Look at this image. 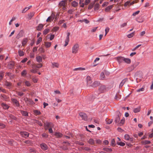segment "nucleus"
Here are the masks:
<instances>
[{"instance_id": "nucleus-55", "label": "nucleus", "mask_w": 153, "mask_h": 153, "mask_svg": "<svg viewBox=\"0 0 153 153\" xmlns=\"http://www.w3.org/2000/svg\"><path fill=\"white\" fill-rule=\"evenodd\" d=\"M36 70L37 69H36L35 68H34V69L33 68V69L30 70V71L31 72H32L33 73H36V72H37Z\"/></svg>"}, {"instance_id": "nucleus-3", "label": "nucleus", "mask_w": 153, "mask_h": 153, "mask_svg": "<svg viewBox=\"0 0 153 153\" xmlns=\"http://www.w3.org/2000/svg\"><path fill=\"white\" fill-rule=\"evenodd\" d=\"M79 114L83 120H87L88 117L86 114L83 112H80L79 113Z\"/></svg>"}, {"instance_id": "nucleus-34", "label": "nucleus", "mask_w": 153, "mask_h": 153, "mask_svg": "<svg viewBox=\"0 0 153 153\" xmlns=\"http://www.w3.org/2000/svg\"><path fill=\"white\" fill-rule=\"evenodd\" d=\"M56 136L58 137L59 138L61 137L62 136V134L59 132H56L55 134Z\"/></svg>"}, {"instance_id": "nucleus-14", "label": "nucleus", "mask_w": 153, "mask_h": 153, "mask_svg": "<svg viewBox=\"0 0 153 153\" xmlns=\"http://www.w3.org/2000/svg\"><path fill=\"white\" fill-rule=\"evenodd\" d=\"M14 65V63L13 62H10L8 65V67L10 69H11L13 68Z\"/></svg>"}, {"instance_id": "nucleus-27", "label": "nucleus", "mask_w": 153, "mask_h": 153, "mask_svg": "<svg viewBox=\"0 0 153 153\" xmlns=\"http://www.w3.org/2000/svg\"><path fill=\"white\" fill-rule=\"evenodd\" d=\"M52 67L53 68H58L59 66V65L57 63H52Z\"/></svg>"}, {"instance_id": "nucleus-18", "label": "nucleus", "mask_w": 153, "mask_h": 153, "mask_svg": "<svg viewBox=\"0 0 153 153\" xmlns=\"http://www.w3.org/2000/svg\"><path fill=\"white\" fill-rule=\"evenodd\" d=\"M127 80V79H124L122 80V81L120 83L119 87H121L126 82Z\"/></svg>"}, {"instance_id": "nucleus-40", "label": "nucleus", "mask_w": 153, "mask_h": 153, "mask_svg": "<svg viewBox=\"0 0 153 153\" xmlns=\"http://www.w3.org/2000/svg\"><path fill=\"white\" fill-rule=\"evenodd\" d=\"M59 29V27H55L53 28L52 30V31L56 32Z\"/></svg>"}, {"instance_id": "nucleus-12", "label": "nucleus", "mask_w": 153, "mask_h": 153, "mask_svg": "<svg viewBox=\"0 0 153 153\" xmlns=\"http://www.w3.org/2000/svg\"><path fill=\"white\" fill-rule=\"evenodd\" d=\"M100 83L98 81H95L91 85H90V86H91L92 87H95L99 85Z\"/></svg>"}, {"instance_id": "nucleus-37", "label": "nucleus", "mask_w": 153, "mask_h": 153, "mask_svg": "<svg viewBox=\"0 0 153 153\" xmlns=\"http://www.w3.org/2000/svg\"><path fill=\"white\" fill-rule=\"evenodd\" d=\"M100 8V5L98 3L96 4L94 6V9L95 10H98Z\"/></svg>"}, {"instance_id": "nucleus-52", "label": "nucleus", "mask_w": 153, "mask_h": 153, "mask_svg": "<svg viewBox=\"0 0 153 153\" xmlns=\"http://www.w3.org/2000/svg\"><path fill=\"white\" fill-rule=\"evenodd\" d=\"M111 145L112 146H115V140H114V139H113L111 140Z\"/></svg>"}, {"instance_id": "nucleus-42", "label": "nucleus", "mask_w": 153, "mask_h": 153, "mask_svg": "<svg viewBox=\"0 0 153 153\" xmlns=\"http://www.w3.org/2000/svg\"><path fill=\"white\" fill-rule=\"evenodd\" d=\"M84 0H79V4L80 6L82 7H83L84 6V3H83Z\"/></svg>"}, {"instance_id": "nucleus-45", "label": "nucleus", "mask_w": 153, "mask_h": 153, "mask_svg": "<svg viewBox=\"0 0 153 153\" xmlns=\"http://www.w3.org/2000/svg\"><path fill=\"white\" fill-rule=\"evenodd\" d=\"M49 29H46L44 30L43 32V34L45 35L49 33Z\"/></svg>"}, {"instance_id": "nucleus-50", "label": "nucleus", "mask_w": 153, "mask_h": 153, "mask_svg": "<svg viewBox=\"0 0 153 153\" xmlns=\"http://www.w3.org/2000/svg\"><path fill=\"white\" fill-rule=\"evenodd\" d=\"M50 17H51V19L53 20L55 17V14L54 13H52Z\"/></svg>"}, {"instance_id": "nucleus-8", "label": "nucleus", "mask_w": 153, "mask_h": 153, "mask_svg": "<svg viewBox=\"0 0 153 153\" xmlns=\"http://www.w3.org/2000/svg\"><path fill=\"white\" fill-rule=\"evenodd\" d=\"M40 147L42 149L44 150H46L48 149V146L45 143H43L41 144Z\"/></svg>"}, {"instance_id": "nucleus-25", "label": "nucleus", "mask_w": 153, "mask_h": 153, "mask_svg": "<svg viewBox=\"0 0 153 153\" xmlns=\"http://www.w3.org/2000/svg\"><path fill=\"white\" fill-rule=\"evenodd\" d=\"M141 143L143 144L146 145L149 144L151 143V142L149 140H145L142 141Z\"/></svg>"}, {"instance_id": "nucleus-43", "label": "nucleus", "mask_w": 153, "mask_h": 153, "mask_svg": "<svg viewBox=\"0 0 153 153\" xmlns=\"http://www.w3.org/2000/svg\"><path fill=\"white\" fill-rule=\"evenodd\" d=\"M94 4V2H91L88 6V9H91L93 7V6Z\"/></svg>"}, {"instance_id": "nucleus-5", "label": "nucleus", "mask_w": 153, "mask_h": 153, "mask_svg": "<svg viewBox=\"0 0 153 153\" xmlns=\"http://www.w3.org/2000/svg\"><path fill=\"white\" fill-rule=\"evenodd\" d=\"M53 126V124L51 123H47L45 124V129L46 130L48 129V128L51 127Z\"/></svg>"}, {"instance_id": "nucleus-64", "label": "nucleus", "mask_w": 153, "mask_h": 153, "mask_svg": "<svg viewBox=\"0 0 153 153\" xmlns=\"http://www.w3.org/2000/svg\"><path fill=\"white\" fill-rule=\"evenodd\" d=\"M17 94L20 96H22L24 94L22 92H18Z\"/></svg>"}, {"instance_id": "nucleus-62", "label": "nucleus", "mask_w": 153, "mask_h": 153, "mask_svg": "<svg viewBox=\"0 0 153 153\" xmlns=\"http://www.w3.org/2000/svg\"><path fill=\"white\" fill-rule=\"evenodd\" d=\"M144 90V88H142L140 89H138L137 90V92H139L140 91H142Z\"/></svg>"}, {"instance_id": "nucleus-15", "label": "nucleus", "mask_w": 153, "mask_h": 153, "mask_svg": "<svg viewBox=\"0 0 153 153\" xmlns=\"http://www.w3.org/2000/svg\"><path fill=\"white\" fill-rule=\"evenodd\" d=\"M12 100L13 102L14 103L16 106H19V102L17 100L14 99H12Z\"/></svg>"}, {"instance_id": "nucleus-47", "label": "nucleus", "mask_w": 153, "mask_h": 153, "mask_svg": "<svg viewBox=\"0 0 153 153\" xmlns=\"http://www.w3.org/2000/svg\"><path fill=\"white\" fill-rule=\"evenodd\" d=\"M124 137L126 140H129L130 137L129 135L126 134L125 135Z\"/></svg>"}, {"instance_id": "nucleus-51", "label": "nucleus", "mask_w": 153, "mask_h": 153, "mask_svg": "<svg viewBox=\"0 0 153 153\" xmlns=\"http://www.w3.org/2000/svg\"><path fill=\"white\" fill-rule=\"evenodd\" d=\"M117 144L121 146H124L125 145V143L123 142H118Z\"/></svg>"}, {"instance_id": "nucleus-1", "label": "nucleus", "mask_w": 153, "mask_h": 153, "mask_svg": "<svg viewBox=\"0 0 153 153\" xmlns=\"http://www.w3.org/2000/svg\"><path fill=\"white\" fill-rule=\"evenodd\" d=\"M107 90V88L105 85H101L100 87L98 90V94L103 93Z\"/></svg>"}, {"instance_id": "nucleus-39", "label": "nucleus", "mask_w": 153, "mask_h": 153, "mask_svg": "<svg viewBox=\"0 0 153 153\" xmlns=\"http://www.w3.org/2000/svg\"><path fill=\"white\" fill-rule=\"evenodd\" d=\"M4 76V72H0V82Z\"/></svg>"}, {"instance_id": "nucleus-63", "label": "nucleus", "mask_w": 153, "mask_h": 153, "mask_svg": "<svg viewBox=\"0 0 153 153\" xmlns=\"http://www.w3.org/2000/svg\"><path fill=\"white\" fill-rule=\"evenodd\" d=\"M109 143V142L108 140H105L103 141V144L105 145H107Z\"/></svg>"}, {"instance_id": "nucleus-35", "label": "nucleus", "mask_w": 153, "mask_h": 153, "mask_svg": "<svg viewBox=\"0 0 153 153\" xmlns=\"http://www.w3.org/2000/svg\"><path fill=\"white\" fill-rule=\"evenodd\" d=\"M88 143L91 144H94L95 143L94 140L92 139H90L88 141Z\"/></svg>"}, {"instance_id": "nucleus-33", "label": "nucleus", "mask_w": 153, "mask_h": 153, "mask_svg": "<svg viewBox=\"0 0 153 153\" xmlns=\"http://www.w3.org/2000/svg\"><path fill=\"white\" fill-rule=\"evenodd\" d=\"M21 114L24 116H28V113L27 112L25 111H21Z\"/></svg>"}, {"instance_id": "nucleus-24", "label": "nucleus", "mask_w": 153, "mask_h": 153, "mask_svg": "<svg viewBox=\"0 0 153 153\" xmlns=\"http://www.w3.org/2000/svg\"><path fill=\"white\" fill-rule=\"evenodd\" d=\"M123 61L128 64L130 63L131 62V60L129 59L124 58Z\"/></svg>"}, {"instance_id": "nucleus-13", "label": "nucleus", "mask_w": 153, "mask_h": 153, "mask_svg": "<svg viewBox=\"0 0 153 153\" xmlns=\"http://www.w3.org/2000/svg\"><path fill=\"white\" fill-rule=\"evenodd\" d=\"M44 26V25L42 24H40L38 26L36 27V29L37 30H41Z\"/></svg>"}, {"instance_id": "nucleus-38", "label": "nucleus", "mask_w": 153, "mask_h": 153, "mask_svg": "<svg viewBox=\"0 0 153 153\" xmlns=\"http://www.w3.org/2000/svg\"><path fill=\"white\" fill-rule=\"evenodd\" d=\"M27 74V71L25 70H24L21 73V75L23 76H25Z\"/></svg>"}, {"instance_id": "nucleus-61", "label": "nucleus", "mask_w": 153, "mask_h": 153, "mask_svg": "<svg viewBox=\"0 0 153 153\" xmlns=\"http://www.w3.org/2000/svg\"><path fill=\"white\" fill-rule=\"evenodd\" d=\"M109 28L108 27H106L105 29V36H106L107 34V33L109 32Z\"/></svg>"}, {"instance_id": "nucleus-22", "label": "nucleus", "mask_w": 153, "mask_h": 153, "mask_svg": "<svg viewBox=\"0 0 153 153\" xmlns=\"http://www.w3.org/2000/svg\"><path fill=\"white\" fill-rule=\"evenodd\" d=\"M71 4L73 7H76L78 5V4L75 1H74L72 2Z\"/></svg>"}, {"instance_id": "nucleus-46", "label": "nucleus", "mask_w": 153, "mask_h": 153, "mask_svg": "<svg viewBox=\"0 0 153 153\" xmlns=\"http://www.w3.org/2000/svg\"><path fill=\"white\" fill-rule=\"evenodd\" d=\"M85 69L84 68H75L74 69V71H78V70H80V71H82V70H85Z\"/></svg>"}, {"instance_id": "nucleus-23", "label": "nucleus", "mask_w": 153, "mask_h": 153, "mask_svg": "<svg viewBox=\"0 0 153 153\" xmlns=\"http://www.w3.org/2000/svg\"><path fill=\"white\" fill-rule=\"evenodd\" d=\"M103 149L107 152H110L112 151V149L110 148H104Z\"/></svg>"}, {"instance_id": "nucleus-17", "label": "nucleus", "mask_w": 153, "mask_h": 153, "mask_svg": "<svg viewBox=\"0 0 153 153\" xmlns=\"http://www.w3.org/2000/svg\"><path fill=\"white\" fill-rule=\"evenodd\" d=\"M28 39L27 38L24 39L22 41V45L24 46L27 44V42Z\"/></svg>"}, {"instance_id": "nucleus-59", "label": "nucleus", "mask_w": 153, "mask_h": 153, "mask_svg": "<svg viewBox=\"0 0 153 153\" xmlns=\"http://www.w3.org/2000/svg\"><path fill=\"white\" fill-rule=\"evenodd\" d=\"M125 118H123L121 120L120 123L121 124L123 125L125 122Z\"/></svg>"}, {"instance_id": "nucleus-53", "label": "nucleus", "mask_w": 153, "mask_h": 153, "mask_svg": "<svg viewBox=\"0 0 153 153\" xmlns=\"http://www.w3.org/2000/svg\"><path fill=\"white\" fill-rule=\"evenodd\" d=\"M42 41V38L41 37H39L38 38L36 42V44L38 45Z\"/></svg>"}, {"instance_id": "nucleus-36", "label": "nucleus", "mask_w": 153, "mask_h": 153, "mask_svg": "<svg viewBox=\"0 0 153 153\" xmlns=\"http://www.w3.org/2000/svg\"><path fill=\"white\" fill-rule=\"evenodd\" d=\"M105 77V76L104 73L103 72H102L100 75V78L101 79L103 80L104 79Z\"/></svg>"}, {"instance_id": "nucleus-11", "label": "nucleus", "mask_w": 153, "mask_h": 153, "mask_svg": "<svg viewBox=\"0 0 153 153\" xmlns=\"http://www.w3.org/2000/svg\"><path fill=\"white\" fill-rule=\"evenodd\" d=\"M124 58V57L121 56L118 57L116 58L117 59L119 63H121L123 61Z\"/></svg>"}, {"instance_id": "nucleus-60", "label": "nucleus", "mask_w": 153, "mask_h": 153, "mask_svg": "<svg viewBox=\"0 0 153 153\" xmlns=\"http://www.w3.org/2000/svg\"><path fill=\"white\" fill-rule=\"evenodd\" d=\"M90 2V0H85L84 4L85 5H87Z\"/></svg>"}, {"instance_id": "nucleus-31", "label": "nucleus", "mask_w": 153, "mask_h": 153, "mask_svg": "<svg viewBox=\"0 0 153 153\" xmlns=\"http://www.w3.org/2000/svg\"><path fill=\"white\" fill-rule=\"evenodd\" d=\"M1 105L3 107V108L5 109H7L9 108V106L7 105L4 103H2L1 104Z\"/></svg>"}, {"instance_id": "nucleus-26", "label": "nucleus", "mask_w": 153, "mask_h": 153, "mask_svg": "<svg viewBox=\"0 0 153 153\" xmlns=\"http://www.w3.org/2000/svg\"><path fill=\"white\" fill-rule=\"evenodd\" d=\"M113 120H110L109 119H106L105 120L106 123L108 124H111L113 122Z\"/></svg>"}, {"instance_id": "nucleus-6", "label": "nucleus", "mask_w": 153, "mask_h": 153, "mask_svg": "<svg viewBox=\"0 0 153 153\" xmlns=\"http://www.w3.org/2000/svg\"><path fill=\"white\" fill-rule=\"evenodd\" d=\"M20 134L22 137L25 138L28 137L29 136V133L28 132L25 131L21 132Z\"/></svg>"}, {"instance_id": "nucleus-58", "label": "nucleus", "mask_w": 153, "mask_h": 153, "mask_svg": "<svg viewBox=\"0 0 153 153\" xmlns=\"http://www.w3.org/2000/svg\"><path fill=\"white\" fill-rule=\"evenodd\" d=\"M97 27H93L91 30V32H95L96 31Z\"/></svg>"}, {"instance_id": "nucleus-41", "label": "nucleus", "mask_w": 153, "mask_h": 153, "mask_svg": "<svg viewBox=\"0 0 153 153\" xmlns=\"http://www.w3.org/2000/svg\"><path fill=\"white\" fill-rule=\"evenodd\" d=\"M24 82L25 85L27 86H30L31 85L30 82L26 80Z\"/></svg>"}, {"instance_id": "nucleus-7", "label": "nucleus", "mask_w": 153, "mask_h": 153, "mask_svg": "<svg viewBox=\"0 0 153 153\" xmlns=\"http://www.w3.org/2000/svg\"><path fill=\"white\" fill-rule=\"evenodd\" d=\"M66 2L64 1H62L59 3L60 6H63V9L65 10V5L66 4Z\"/></svg>"}, {"instance_id": "nucleus-21", "label": "nucleus", "mask_w": 153, "mask_h": 153, "mask_svg": "<svg viewBox=\"0 0 153 153\" xmlns=\"http://www.w3.org/2000/svg\"><path fill=\"white\" fill-rule=\"evenodd\" d=\"M113 5H111L110 6H109L107 7L105 9V11L106 12H108L111 9H112V8L113 7Z\"/></svg>"}, {"instance_id": "nucleus-10", "label": "nucleus", "mask_w": 153, "mask_h": 153, "mask_svg": "<svg viewBox=\"0 0 153 153\" xmlns=\"http://www.w3.org/2000/svg\"><path fill=\"white\" fill-rule=\"evenodd\" d=\"M87 83L88 85H90V84L91 83V77L89 76H88L87 77Z\"/></svg>"}, {"instance_id": "nucleus-4", "label": "nucleus", "mask_w": 153, "mask_h": 153, "mask_svg": "<svg viewBox=\"0 0 153 153\" xmlns=\"http://www.w3.org/2000/svg\"><path fill=\"white\" fill-rule=\"evenodd\" d=\"M42 65L41 63L38 64L36 65L35 64L32 65V68L33 69L35 68L37 69V68H39L42 67Z\"/></svg>"}, {"instance_id": "nucleus-48", "label": "nucleus", "mask_w": 153, "mask_h": 153, "mask_svg": "<svg viewBox=\"0 0 153 153\" xmlns=\"http://www.w3.org/2000/svg\"><path fill=\"white\" fill-rule=\"evenodd\" d=\"M138 1H139L138 0H136L133 1L131 2V3H130V5H132L135 3H136L138 2Z\"/></svg>"}, {"instance_id": "nucleus-9", "label": "nucleus", "mask_w": 153, "mask_h": 153, "mask_svg": "<svg viewBox=\"0 0 153 153\" xmlns=\"http://www.w3.org/2000/svg\"><path fill=\"white\" fill-rule=\"evenodd\" d=\"M36 59L37 62L39 63L41 62L42 61V58L40 56H36Z\"/></svg>"}, {"instance_id": "nucleus-44", "label": "nucleus", "mask_w": 153, "mask_h": 153, "mask_svg": "<svg viewBox=\"0 0 153 153\" xmlns=\"http://www.w3.org/2000/svg\"><path fill=\"white\" fill-rule=\"evenodd\" d=\"M134 34V32H133L132 33L129 34L127 35V36L128 38H131L132 37Z\"/></svg>"}, {"instance_id": "nucleus-49", "label": "nucleus", "mask_w": 153, "mask_h": 153, "mask_svg": "<svg viewBox=\"0 0 153 153\" xmlns=\"http://www.w3.org/2000/svg\"><path fill=\"white\" fill-rule=\"evenodd\" d=\"M130 1H126L124 4V6L125 7H126L127 6H130Z\"/></svg>"}, {"instance_id": "nucleus-16", "label": "nucleus", "mask_w": 153, "mask_h": 153, "mask_svg": "<svg viewBox=\"0 0 153 153\" xmlns=\"http://www.w3.org/2000/svg\"><path fill=\"white\" fill-rule=\"evenodd\" d=\"M34 12H31L28 14V19H30L34 15Z\"/></svg>"}, {"instance_id": "nucleus-56", "label": "nucleus", "mask_w": 153, "mask_h": 153, "mask_svg": "<svg viewBox=\"0 0 153 153\" xmlns=\"http://www.w3.org/2000/svg\"><path fill=\"white\" fill-rule=\"evenodd\" d=\"M82 22H85L86 24H88L89 22V21L88 20L86 19H82Z\"/></svg>"}, {"instance_id": "nucleus-30", "label": "nucleus", "mask_w": 153, "mask_h": 153, "mask_svg": "<svg viewBox=\"0 0 153 153\" xmlns=\"http://www.w3.org/2000/svg\"><path fill=\"white\" fill-rule=\"evenodd\" d=\"M45 45L47 48L50 47L51 45V43L50 42H45Z\"/></svg>"}, {"instance_id": "nucleus-2", "label": "nucleus", "mask_w": 153, "mask_h": 153, "mask_svg": "<svg viewBox=\"0 0 153 153\" xmlns=\"http://www.w3.org/2000/svg\"><path fill=\"white\" fill-rule=\"evenodd\" d=\"M79 45L77 44H75L72 48V52L73 53H76L79 50Z\"/></svg>"}, {"instance_id": "nucleus-32", "label": "nucleus", "mask_w": 153, "mask_h": 153, "mask_svg": "<svg viewBox=\"0 0 153 153\" xmlns=\"http://www.w3.org/2000/svg\"><path fill=\"white\" fill-rule=\"evenodd\" d=\"M33 112L36 115H39L41 114V112L38 110H35L33 111Z\"/></svg>"}, {"instance_id": "nucleus-57", "label": "nucleus", "mask_w": 153, "mask_h": 153, "mask_svg": "<svg viewBox=\"0 0 153 153\" xmlns=\"http://www.w3.org/2000/svg\"><path fill=\"white\" fill-rule=\"evenodd\" d=\"M96 143L99 144H101L102 143V141L99 139H97L96 140Z\"/></svg>"}, {"instance_id": "nucleus-54", "label": "nucleus", "mask_w": 153, "mask_h": 153, "mask_svg": "<svg viewBox=\"0 0 153 153\" xmlns=\"http://www.w3.org/2000/svg\"><path fill=\"white\" fill-rule=\"evenodd\" d=\"M53 21V20H52V19H51V18L50 16H49L48 18V19H47L46 20V22H51L52 21Z\"/></svg>"}, {"instance_id": "nucleus-29", "label": "nucleus", "mask_w": 153, "mask_h": 153, "mask_svg": "<svg viewBox=\"0 0 153 153\" xmlns=\"http://www.w3.org/2000/svg\"><path fill=\"white\" fill-rule=\"evenodd\" d=\"M140 110V107H138L137 108H135L134 109L133 111L135 113H137L139 112Z\"/></svg>"}, {"instance_id": "nucleus-20", "label": "nucleus", "mask_w": 153, "mask_h": 153, "mask_svg": "<svg viewBox=\"0 0 153 153\" xmlns=\"http://www.w3.org/2000/svg\"><path fill=\"white\" fill-rule=\"evenodd\" d=\"M19 55L20 56H22L24 55V52L21 50H19L18 51Z\"/></svg>"}, {"instance_id": "nucleus-19", "label": "nucleus", "mask_w": 153, "mask_h": 153, "mask_svg": "<svg viewBox=\"0 0 153 153\" xmlns=\"http://www.w3.org/2000/svg\"><path fill=\"white\" fill-rule=\"evenodd\" d=\"M121 95L119 93L117 94L114 97V99L116 100H119L121 98Z\"/></svg>"}, {"instance_id": "nucleus-28", "label": "nucleus", "mask_w": 153, "mask_h": 153, "mask_svg": "<svg viewBox=\"0 0 153 153\" xmlns=\"http://www.w3.org/2000/svg\"><path fill=\"white\" fill-rule=\"evenodd\" d=\"M120 120V116L119 115H118L116 116L115 118V123H118Z\"/></svg>"}]
</instances>
